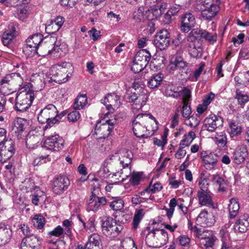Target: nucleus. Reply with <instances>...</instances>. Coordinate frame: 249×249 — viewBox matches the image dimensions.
I'll return each instance as SVG.
<instances>
[{"mask_svg":"<svg viewBox=\"0 0 249 249\" xmlns=\"http://www.w3.org/2000/svg\"><path fill=\"white\" fill-rule=\"evenodd\" d=\"M222 118L214 114H211L204 120L203 127L209 131L213 132L222 125Z\"/></svg>","mask_w":249,"mask_h":249,"instance_id":"nucleus-16","label":"nucleus"},{"mask_svg":"<svg viewBox=\"0 0 249 249\" xmlns=\"http://www.w3.org/2000/svg\"><path fill=\"white\" fill-rule=\"evenodd\" d=\"M11 152H9L1 147L0 150V162H5L8 160L13 155Z\"/></svg>","mask_w":249,"mask_h":249,"instance_id":"nucleus-57","label":"nucleus"},{"mask_svg":"<svg viewBox=\"0 0 249 249\" xmlns=\"http://www.w3.org/2000/svg\"><path fill=\"white\" fill-rule=\"evenodd\" d=\"M42 132L38 133L36 130L30 131L26 137V145L29 149H34L40 144Z\"/></svg>","mask_w":249,"mask_h":249,"instance_id":"nucleus-22","label":"nucleus"},{"mask_svg":"<svg viewBox=\"0 0 249 249\" xmlns=\"http://www.w3.org/2000/svg\"><path fill=\"white\" fill-rule=\"evenodd\" d=\"M200 121L199 117L196 114H193L185 120V124L191 127H196L199 124Z\"/></svg>","mask_w":249,"mask_h":249,"instance_id":"nucleus-55","label":"nucleus"},{"mask_svg":"<svg viewBox=\"0 0 249 249\" xmlns=\"http://www.w3.org/2000/svg\"><path fill=\"white\" fill-rule=\"evenodd\" d=\"M32 202L37 206L40 201H44L46 199L45 193L39 189H37L32 196Z\"/></svg>","mask_w":249,"mask_h":249,"instance_id":"nucleus-44","label":"nucleus"},{"mask_svg":"<svg viewBox=\"0 0 249 249\" xmlns=\"http://www.w3.org/2000/svg\"><path fill=\"white\" fill-rule=\"evenodd\" d=\"M102 232L106 236L112 238L119 235L124 227L111 217H107L102 222Z\"/></svg>","mask_w":249,"mask_h":249,"instance_id":"nucleus-7","label":"nucleus"},{"mask_svg":"<svg viewBox=\"0 0 249 249\" xmlns=\"http://www.w3.org/2000/svg\"><path fill=\"white\" fill-rule=\"evenodd\" d=\"M239 208V204L237 200L234 198L231 199L228 206L230 218H234L237 215Z\"/></svg>","mask_w":249,"mask_h":249,"instance_id":"nucleus-40","label":"nucleus"},{"mask_svg":"<svg viewBox=\"0 0 249 249\" xmlns=\"http://www.w3.org/2000/svg\"><path fill=\"white\" fill-rule=\"evenodd\" d=\"M73 71L72 65L68 62H63L53 65L50 70V76L47 78L49 83L54 81L58 84L66 82L71 76Z\"/></svg>","mask_w":249,"mask_h":249,"instance_id":"nucleus-2","label":"nucleus"},{"mask_svg":"<svg viewBox=\"0 0 249 249\" xmlns=\"http://www.w3.org/2000/svg\"><path fill=\"white\" fill-rule=\"evenodd\" d=\"M102 103L107 111L104 114L106 119L109 113L112 112L115 108H118L120 106V97L116 93L108 94L105 99L102 100Z\"/></svg>","mask_w":249,"mask_h":249,"instance_id":"nucleus-9","label":"nucleus"},{"mask_svg":"<svg viewBox=\"0 0 249 249\" xmlns=\"http://www.w3.org/2000/svg\"><path fill=\"white\" fill-rule=\"evenodd\" d=\"M206 8L201 12L202 18L205 20H212L220 10L218 4L212 3L209 7L208 2L206 3Z\"/></svg>","mask_w":249,"mask_h":249,"instance_id":"nucleus-25","label":"nucleus"},{"mask_svg":"<svg viewBox=\"0 0 249 249\" xmlns=\"http://www.w3.org/2000/svg\"><path fill=\"white\" fill-rule=\"evenodd\" d=\"M199 189L198 192L210 191L208 188V183L207 179L204 177L201 176L197 180Z\"/></svg>","mask_w":249,"mask_h":249,"instance_id":"nucleus-56","label":"nucleus"},{"mask_svg":"<svg viewBox=\"0 0 249 249\" xmlns=\"http://www.w3.org/2000/svg\"><path fill=\"white\" fill-rule=\"evenodd\" d=\"M45 146L50 151H59L64 145V140L58 134L49 136L45 141Z\"/></svg>","mask_w":249,"mask_h":249,"instance_id":"nucleus-11","label":"nucleus"},{"mask_svg":"<svg viewBox=\"0 0 249 249\" xmlns=\"http://www.w3.org/2000/svg\"><path fill=\"white\" fill-rule=\"evenodd\" d=\"M48 77L49 76L42 72L33 73L30 77L32 86L37 90H42L47 82H48Z\"/></svg>","mask_w":249,"mask_h":249,"instance_id":"nucleus-17","label":"nucleus"},{"mask_svg":"<svg viewBox=\"0 0 249 249\" xmlns=\"http://www.w3.org/2000/svg\"><path fill=\"white\" fill-rule=\"evenodd\" d=\"M12 235V231L9 227L3 223H0V245H3L7 243Z\"/></svg>","mask_w":249,"mask_h":249,"instance_id":"nucleus-27","label":"nucleus"},{"mask_svg":"<svg viewBox=\"0 0 249 249\" xmlns=\"http://www.w3.org/2000/svg\"><path fill=\"white\" fill-rule=\"evenodd\" d=\"M157 238H156L155 234L153 230L148 232L145 237V243L149 247L153 248H159L160 246L157 245L154 243L157 242Z\"/></svg>","mask_w":249,"mask_h":249,"instance_id":"nucleus-49","label":"nucleus"},{"mask_svg":"<svg viewBox=\"0 0 249 249\" xmlns=\"http://www.w3.org/2000/svg\"><path fill=\"white\" fill-rule=\"evenodd\" d=\"M170 42V34L166 30H162L155 36L153 43L157 48L162 50L167 48Z\"/></svg>","mask_w":249,"mask_h":249,"instance_id":"nucleus-12","label":"nucleus"},{"mask_svg":"<svg viewBox=\"0 0 249 249\" xmlns=\"http://www.w3.org/2000/svg\"><path fill=\"white\" fill-rule=\"evenodd\" d=\"M95 220L96 217L94 216L89 218L86 224V227L84 228L88 232H93L96 231Z\"/></svg>","mask_w":249,"mask_h":249,"instance_id":"nucleus-54","label":"nucleus"},{"mask_svg":"<svg viewBox=\"0 0 249 249\" xmlns=\"http://www.w3.org/2000/svg\"><path fill=\"white\" fill-rule=\"evenodd\" d=\"M50 154V150L45 146L40 147V153L38 157L34 160L33 161L34 165L36 166L42 164L43 162H42V160L46 159H47L48 161H50L51 159L49 158Z\"/></svg>","mask_w":249,"mask_h":249,"instance_id":"nucleus-33","label":"nucleus"},{"mask_svg":"<svg viewBox=\"0 0 249 249\" xmlns=\"http://www.w3.org/2000/svg\"><path fill=\"white\" fill-rule=\"evenodd\" d=\"M14 82L19 87H25L27 82L23 81L21 77L18 73H10L3 77L0 80V92L3 95H8L13 92V84Z\"/></svg>","mask_w":249,"mask_h":249,"instance_id":"nucleus-4","label":"nucleus"},{"mask_svg":"<svg viewBox=\"0 0 249 249\" xmlns=\"http://www.w3.org/2000/svg\"><path fill=\"white\" fill-rule=\"evenodd\" d=\"M198 37H200V29H194L186 38V43L185 44V47L190 46L191 44H196V39Z\"/></svg>","mask_w":249,"mask_h":249,"instance_id":"nucleus-41","label":"nucleus"},{"mask_svg":"<svg viewBox=\"0 0 249 249\" xmlns=\"http://www.w3.org/2000/svg\"><path fill=\"white\" fill-rule=\"evenodd\" d=\"M16 37L12 33L5 31L1 36V41L4 46H8L11 42L13 39Z\"/></svg>","mask_w":249,"mask_h":249,"instance_id":"nucleus-58","label":"nucleus"},{"mask_svg":"<svg viewBox=\"0 0 249 249\" xmlns=\"http://www.w3.org/2000/svg\"><path fill=\"white\" fill-rule=\"evenodd\" d=\"M188 103H183L181 113L182 117L186 120L190 116L192 113L191 108Z\"/></svg>","mask_w":249,"mask_h":249,"instance_id":"nucleus-60","label":"nucleus"},{"mask_svg":"<svg viewBox=\"0 0 249 249\" xmlns=\"http://www.w3.org/2000/svg\"><path fill=\"white\" fill-rule=\"evenodd\" d=\"M106 203L107 200L105 197H99L92 194L88 200L87 210L88 212H96L101 206L105 205Z\"/></svg>","mask_w":249,"mask_h":249,"instance_id":"nucleus-20","label":"nucleus"},{"mask_svg":"<svg viewBox=\"0 0 249 249\" xmlns=\"http://www.w3.org/2000/svg\"><path fill=\"white\" fill-rule=\"evenodd\" d=\"M212 182L218 187L219 192H223L226 190L227 183L224 179L218 175H212Z\"/></svg>","mask_w":249,"mask_h":249,"instance_id":"nucleus-34","label":"nucleus"},{"mask_svg":"<svg viewBox=\"0 0 249 249\" xmlns=\"http://www.w3.org/2000/svg\"><path fill=\"white\" fill-rule=\"evenodd\" d=\"M70 184L68 177L65 176H59L54 178L53 185V191L55 194H61L67 190Z\"/></svg>","mask_w":249,"mask_h":249,"instance_id":"nucleus-13","label":"nucleus"},{"mask_svg":"<svg viewBox=\"0 0 249 249\" xmlns=\"http://www.w3.org/2000/svg\"><path fill=\"white\" fill-rule=\"evenodd\" d=\"M43 36L40 34H37L29 37L26 40V42L38 48V45L43 41Z\"/></svg>","mask_w":249,"mask_h":249,"instance_id":"nucleus-50","label":"nucleus"},{"mask_svg":"<svg viewBox=\"0 0 249 249\" xmlns=\"http://www.w3.org/2000/svg\"><path fill=\"white\" fill-rule=\"evenodd\" d=\"M158 122L151 114H138L132 121V129L138 138H147L153 135L158 129Z\"/></svg>","mask_w":249,"mask_h":249,"instance_id":"nucleus-1","label":"nucleus"},{"mask_svg":"<svg viewBox=\"0 0 249 249\" xmlns=\"http://www.w3.org/2000/svg\"><path fill=\"white\" fill-rule=\"evenodd\" d=\"M118 160L120 164L122 165L123 169L130 170V167H129L130 164L131 163L133 154L131 151L127 149H121L117 152Z\"/></svg>","mask_w":249,"mask_h":249,"instance_id":"nucleus-18","label":"nucleus"},{"mask_svg":"<svg viewBox=\"0 0 249 249\" xmlns=\"http://www.w3.org/2000/svg\"><path fill=\"white\" fill-rule=\"evenodd\" d=\"M34 98V92L30 90L28 83L25 87L18 88L15 107L16 110L20 112L26 111L31 106Z\"/></svg>","mask_w":249,"mask_h":249,"instance_id":"nucleus-3","label":"nucleus"},{"mask_svg":"<svg viewBox=\"0 0 249 249\" xmlns=\"http://www.w3.org/2000/svg\"><path fill=\"white\" fill-rule=\"evenodd\" d=\"M197 44H191V45L186 46L189 53L194 57H199L201 56L202 49L198 45L199 43L197 42Z\"/></svg>","mask_w":249,"mask_h":249,"instance_id":"nucleus-48","label":"nucleus"},{"mask_svg":"<svg viewBox=\"0 0 249 249\" xmlns=\"http://www.w3.org/2000/svg\"><path fill=\"white\" fill-rule=\"evenodd\" d=\"M45 29L48 34H54L59 30L57 25H55L51 21L47 23Z\"/></svg>","mask_w":249,"mask_h":249,"instance_id":"nucleus-64","label":"nucleus"},{"mask_svg":"<svg viewBox=\"0 0 249 249\" xmlns=\"http://www.w3.org/2000/svg\"><path fill=\"white\" fill-rule=\"evenodd\" d=\"M101 247H102V241L100 235L96 233L91 235L87 243L86 248L88 249H102Z\"/></svg>","mask_w":249,"mask_h":249,"instance_id":"nucleus-29","label":"nucleus"},{"mask_svg":"<svg viewBox=\"0 0 249 249\" xmlns=\"http://www.w3.org/2000/svg\"><path fill=\"white\" fill-rule=\"evenodd\" d=\"M129 172L128 174H125L124 172L121 169L120 171L114 173L112 174V176H117L119 175L120 177H121V175L123 176L121 181L125 180L129 176H130L129 181L131 184L133 186H137L140 184L141 182L143 180V173L140 172H133L131 174Z\"/></svg>","mask_w":249,"mask_h":249,"instance_id":"nucleus-14","label":"nucleus"},{"mask_svg":"<svg viewBox=\"0 0 249 249\" xmlns=\"http://www.w3.org/2000/svg\"><path fill=\"white\" fill-rule=\"evenodd\" d=\"M176 46H183L185 47V44L186 43V39L184 36L180 34H178L176 39L173 41Z\"/></svg>","mask_w":249,"mask_h":249,"instance_id":"nucleus-62","label":"nucleus"},{"mask_svg":"<svg viewBox=\"0 0 249 249\" xmlns=\"http://www.w3.org/2000/svg\"><path fill=\"white\" fill-rule=\"evenodd\" d=\"M200 37L208 41L210 44H213L217 40V34L200 29Z\"/></svg>","mask_w":249,"mask_h":249,"instance_id":"nucleus-39","label":"nucleus"},{"mask_svg":"<svg viewBox=\"0 0 249 249\" xmlns=\"http://www.w3.org/2000/svg\"><path fill=\"white\" fill-rule=\"evenodd\" d=\"M216 142L221 147H224L227 143V138L225 132L222 131L217 133L216 136Z\"/></svg>","mask_w":249,"mask_h":249,"instance_id":"nucleus-53","label":"nucleus"},{"mask_svg":"<svg viewBox=\"0 0 249 249\" xmlns=\"http://www.w3.org/2000/svg\"><path fill=\"white\" fill-rule=\"evenodd\" d=\"M2 147L4 149H5L7 151L9 152H12V153L14 154L15 152V142L12 140H6L5 142L2 144Z\"/></svg>","mask_w":249,"mask_h":249,"instance_id":"nucleus-59","label":"nucleus"},{"mask_svg":"<svg viewBox=\"0 0 249 249\" xmlns=\"http://www.w3.org/2000/svg\"><path fill=\"white\" fill-rule=\"evenodd\" d=\"M145 212L143 209H136L135 210L133 221L132 222V229L134 231H136L139 227L140 224L143 219Z\"/></svg>","mask_w":249,"mask_h":249,"instance_id":"nucleus-32","label":"nucleus"},{"mask_svg":"<svg viewBox=\"0 0 249 249\" xmlns=\"http://www.w3.org/2000/svg\"><path fill=\"white\" fill-rule=\"evenodd\" d=\"M151 54L146 49H142L137 53L134 57L136 61H145L146 62H149L151 59Z\"/></svg>","mask_w":249,"mask_h":249,"instance_id":"nucleus-47","label":"nucleus"},{"mask_svg":"<svg viewBox=\"0 0 249 249\" xmlns=\"http://www.w3.org/2000/svg\"><path fill=\"white\" fill-rule=\"evenodd\" d=\"M41 244L40 238L36 234H32L24 237L21 243V248H29L32 249H39Z\"/></svg>","mask_w":249,"mask_h":249,"instance_id":"nucleus-23","label":"nucleus"},{"mask_svg":"<svg viewBox=\"0 0 249 249\" xmlns=\"http://www.w3.org/2000/svg\"><path fill=\"white\" fill-rule=\"evenodd\" d=\"M197 225L201 227H211L215 222L214 215L205 209L202 210L196 219Z\"/></svg>","mask_w":249,"mask_h":249,"instance_id":"nucleus-15","label":"nucleus"},{"mask_svg":"<svg viewBox=\"0 0 249 249\" xmlns=\"http://www.w3.org/2000/svg\"><path fill=\"white\" fill-rule=\"evenodd\" d=\"M67 48L65 43H60L59 41H55L54 44V47L51 50H49V53L53 54L55 56H60L62 55L61 52H63Z\"/></svg>","mask_w":249,"mask_h":249,"instance_id":"nucleus-43","label":"nucleus"},{"mask_svg":"<svg viewBox=\"0 0 249 249\" xmlns=\"http://www.w3.org/2000/svg\"><path fill=\"white\" fill-rule=\"evenodd\" d=\"M196 20L194 16L191 13H186L182 17L180 26L181 30L184 33H188L195 26Z\"/></svg>","mask_w":249,"mask_h":249,"instance_id":"nucleus-24","label":"nucleus"},{"mask_svg":"<svg viewBox=\"0 0 249 249\" xmlns=\"http://www.w3.org/2000/svg\"><path fill=\"white\" fill-rule=\"evenodd\" d=\"M33 226L38 230H42L45 224L44 217L40 214H35L32 218Z\"/></svg>","mask_w":249,"mask_h":249,"instance_id":"nucleus-45","label":"nucleus"},{"mask_svg":"<svg viewBox=\"0 0 249 249\" xmlns=\"http://www.w3.org/2000/svg\"><path fill=\"white\" fill-rule=\"evenodd\" d=\"M142 10L143 8L140 7L138 9L137 12L135 13L134 14V18L138 21H144L146 19H147V14L146 13L144 14L143 12H142Z\"/></svg>","mask_w":249,"mask_h":249,"instance_id":"nucleus-61","label":"nucleus"},{"mask_svg":"<svg viewBox=\"0 0 249 249\" xmlns=\"http://www.w3.org/2000/svg\"><path fill=\"white\" fill-rule=\"evenodd\" d=\"M109 206L113 211H121L124 207V202L121 198H116L110 203Z\"/></svg>","mask_w":249,"mask_h":249,"instance_id":"nucleus-51","label":"nucleus"},{"mask_svg":"<svg viewBox=\"0 0 249 249\" xmlns=\"http://www.w3.org/2000/svg\"><path fill=\"white\" fill-rule=\"evenodd\" d=\"M204 168L208 170H215L218 161V155L213 152L203 151L200 153Z\"/></svg>","mask_w":249,"mask_h":249,"instance_id":"nucleus-10","label":"nucleus"},{"mask_svg":"<svg viewBox=\"0 0 249 249\" xmlns=\"http://www.w3.org/2000/svg\"><path fill=\"white\" fill-rule=\"evenodd\" d=\"M232 159L237 164L243 163L248 157V150L246 145L242 144L238 146L232 154Z\"/></svg>","mask_w":249,"mask_h":249,"instance_id":"nucleus-21","label":"nucleus"},{"mask_svg":"<svg viewBox=\"0 0 249 249\" xmlns=\"http://www.w3.org/2000/svg\"><path fill=\"white\" fill-rule=\"evenodd\" d=\"M133 89H127L124 95V99L126 102L133 103L132 107V111L135 113L145 105V102L142 100L141 102V97L138 96L135 91H132Z\"/></svg>","mask_w":249,"mask_h":249,"instance_id":"nucleus-8","label":"nucleus"},{"mask_svg":"<svg viewBox=\"0 0 249 249\" xmlns=\"http://www.w3.org/2000/svg\"><path fill=\"white\" fill-rule=\"evenodd\" d=\"M37 48L26 42L23 48V52L27 57H32L37 53Z\"/></svg>","mask_w":249,"mask_h":249,"instance_id":"nucleus-52","label":"nucleus"},{"mask_svg":"<svg viewBox=\"0 0 249 249\" xmlns=\"http://www.w3.org/2000/svg\"><path fill=\"white\" fill-rule=\"evenodd\" d=\"M200 239V244L205 249L212 248L214 244L216 237L212 231L203 230L197 237Z\"/></svg>","mask_w":249,"mask_h":249,"instance_id":"nucleus-19","label":"nucleus"},{"mask_svg":"<svg viewBox=\"0 0 249 249\" xmlns=\"http://www.w3.org/2000/svg\"><path fill=\"white\" fill-rule=\"evenodd\" d=\"M197 196L198 199L199 204L202 206H212L213 202L212 199L210 191L197 192Z\"/></svg>","mask_w":249,"mask_h":249,"instance_id":"nucleus-30","label":"nucleus"},{"mask_svg":"<svg viewBox=\"0 0 249 249\" xmlns=\"http://www.w3.org/2000/svg\"><path fill=\"white\" fill-rule=\"evenodd\" d=\"M88 100L86 94H79L75 99L73 107L75 110L83 109L87 104Z\"/></svg>","mask_w":249,"mask_h":249,"instance_id":"nucleus-36","label":"nucleus"},{"mask_svg":"<svg viewBox=\"0 0 249 249\" xmlns=\"http://www.w3.org/2000/svg\"><path fill=\"white\" fill-rule=\"evenodd\" d=\"M235 98L237 100L239 105L243 107L245 104L249 101V96L244 91L239 89H236Z\"/></svg>","mask_w":249,"mask_h":249,"instance_id":"nucleus-38","label":"nucleus"},{"mask_svg":"<svg viewBox=\"0 0 249 249\" xmlns=\"http://www.w3.org/2000/svg\"><path fill=\"white\" fill-rule=\"evenodd\" d=\"M243 127L241 123L238 120H231L229 122L228 132L232 138L236 137L242 133Z\"/></svg>","mask_w":249,"mask_h":249,"instance_id":"nucleus-26","label":"nucleus"},{"mask_svg":"<svg viewBox=\"0 0 249 249\" xmlns=\"http://www.w3.org/2000/svg\"><path fill=\"white\" fill-rule=\"evenodd\" d=\"M104 119L105 116L103 119L97 122L95 125L93 135L96 139H105L107 137L113 130L116 123L115 119Z\"/></svg>","mask_w":249,"mask_h":249,"instance_id":"nucleus-6","label":"nucleus"},{"mask_svg":"<svg viewBox=\"0 0 249 249\" xmlns=\"http://www.w3.org/2000/svg\"><path fill=\"white\" fill-rule=\"evenodd\" d=\"M26 124L25 120L21 118H17L14 123L13 130L15 133L20 134L24 130Z\"/></svg>","mask_w":249,"mask_h":249,"instance_id":"nucleus-46","label":"nucleus"},{"mask_svg":"<svg viewBox=\"0 0 249 249\" xmlns=\"http://www.w3.org/2000/svg\"><path fill=\"white\" fill-rule=\"evenodd\" d=\"M57 109L53 104H50L41 109L37 114V120L41 124L46 123L45 128L50 127L57 123Z\"/></svg>","mask_w":249,"mask_h":249,"instance_id":"nucleus-5","label":"nucleus"},{"mask_svg":"<svg viewBox=\"0 0 249 249\" xmlns=\"http://www.w3.org/2000/svg\"><path fill=\"white\" fill-rule=\"evenodd\" d=\"M248 216H244V218L240 217L235 222L234 225V229L236 232H244L247 230L249 223L247 220Z\"/></svg>","mask_w":249,"mask_h":249,"instance_id":"nucleus-35","label":"nucleus"},{"mask_svg":"<svg viewBox=\"0 0 249 249\" xmlns=\"http://www.w3.org/2000/svg\"><path fill=\"white\" fill-rule=\"evenodd\" d=\"M162 189V185L160 183L157 182L152 184L151 182L148 186L141 191L140 194L141 196H144L146 193H147L148 195L155 194L160 191Z\"/></svg>","mask_w":249,"mask_h":249,"instance_id":"nucleus-37","label":"nucleus"},{"mask_svg":"<svg viewBox=\"0 0 249 249\" xmlns=\"http://www.w3.org/2000/svg\"><path fill=\"white\" fill-rule=\"evenodd\" d=\"M181 96L182 97L183 103H188L191 96L190 90L186 88H184L181 91Z\"/></svg>","mask_w":249,"mask_h":249,"instance_id":"nucleus-63","label":"nucleus"},{"mask_svg":"<svg viewBox=\"0 0 249 249\" xmlns=\"http://www.w3.org/2000/svg\"><path fill=\"white\" fill-rule=\"evenodd\" d=\"M148 20H153L160 17L161 14V12L159 10L158 6L157 5H150V8L145 10Z\"/></svg>","mask_w":249,"mask_h":249,"instance_id":"nucleus-42","label":"nucleus"},{"mask_svg":"<svg viewBox=\"0 0 249 249\" xmlns=\"http://www.w3.org/2000/svg\"><path fill=\"white\" fill-rule=\"evenodd\" d=\"M163 77V74L161 72L152 75L147 81L148 87L151 89L158 88L161 84Z\"/></svg>","mask_w":249,"mask_h":249,"instance_id":"nucleus-31","label":"nucleus"},{"mask_svg":"<svg viewBox=\"0 0 249 249\" xmlns=\"http://www.w3.org/2000/svg\"><path fill=\"white\" fill-rule=\"evenodd\" d=\"M157 242L154 243L160 246V248L165 245L168 241V236L167 231L164 229H156L153 230Z\"/></svg>","mask_w":249,"mask_h":249,"instance_id":"nucleus-28","label":"nucleus"}]
</instances>
